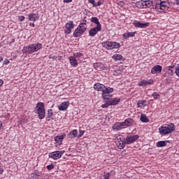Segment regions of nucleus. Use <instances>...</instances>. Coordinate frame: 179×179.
I'll return each mask as SVG.
<instances>
[{
    "mask_svg": "<svg viewBox=\"0 0 179 179\" xmlns=\"http://www.w3.org/2000/svg\"><path fill=\"white\" fill-rule=\"evenodd\" d=\"M169 6H170L169 1L162 0L156 4L155 10L159 13H165L169 10Z\"/></svg>",
    "mask_w": 179,
    "mask_h": 179,
    "instance_id": "f257e3e1",
    "label": "nucleus"
},
{
    "mask_svg": "<svg viewBox=\"0 0 179 179\" xmlns=\"http://www.w3.org/2000/svg\"><path fill=\"white\" fill-rule=\"evenodd\" d=\"M175 129L176 126H174V124L170 123L167 126H161L159 128V132L162 136L169 135V134H171V132H173V131Z\"/></svg>",
    "mask_w": 179,
    "mask_h": 179,
    "instance_id": "f03ea898",
    "label": "nucleus"
},
{
    "mask_svg": "<svg viewBox=\"0 0 179 179\" xmlns=\"http://www.w3.org/2000/svg\"><path fill=\"white\" fill-rule=\"evenodd\" d=\"M103 48L106 50H117L121 47V45L118 42L115 41H103L101 43Z\"/></svg>",
    "mask_w": 179,
    "mask_h": 179,
    "instance_id": "7ed1b4c3",
    "label": "nucleus"
},
{
    "mask_svg": "<svg viewBox=\"0 0 179 179\" xmlns=\"http://www.w3.org/2000/svg\"><path fill=\"white\" fill-rule=\"evenodd\" d=\"M41 47V43H34L31 44V45L24 46L22 51L27 54H33V52H36V51H38Z\"/></svg>",
    "mask_w": 179,
    "mask_h": 179,
    "instance_id": "20e7f679",
    "label": "nucleus"
},
{
    "mask_svg": "<svg viewBox=\"0 0 179 179\" xmlns=\"http://www.w3.org/2000/svg\"><path fill=\"white\" fill-rule=\"evenodd\" d=\"M35 112L38 114L40 120H43L45 117V108H44V103L39 102L35 107Z\"/></svg>",
    "mask_w": 179,
    "mask_h": 179,
    "instance_id": "39448f33",
    "label": "nucleus"
},
{
    "mask_svg": "<svg viewBox=\"0 0 179 179\" xmlns=\"http://www.w3.org/2000/svg\"><path fill=\"white\" fill-rule=\"evenodd\" d=\"M136 6L137 8H139L140 9H148V8H151V6H153V1L150 0L147 1H139L136 3Z\"/></svg>",
    "mask_w": 179,
    "mask_h": 179,
    "instance_id": "423d86ee",
    "label": "nucleus"
},
{
    "mask_svg": "<svg viewBox=\"0 0 179 179\" xmlns=\"http://www.w3.org/2000/svg\"><path fill=\"white\" fill-rule=\"evenodd\" d=\"M115 143L118 149H124V148H125V145H127L124 136L117 135L116 137Z\"/></svg>",
    "mask_w": 179,
    "mask_h": 179,
    "instance_id": "0eeeda50",
    "label": "nucleus"
},
{
    "mask_svg": "<svg viewBox=\"0 0 179 179\" xmlns=\"http://www.w3.org/2000/svg\"><path fill=\"white\" fill-rule=\"evenodd\" d=\"M87 30V27L82 26V25H78V27L75 29L73 36L75 38L80 37L85 31Z\"/></svg>",
    "mask_w": 179,
    "mask_h": 179,
    "instance_id": "6e6552de",
    "label": "nucleus"
},
{
    "mask_svg": "<svg viewBox=\"0 0 179 179\" xmlns=\"http://www.w3.org/2000/svg\"><path fill=\"white\" fill-rule=\"evenodd\" d=\"M114 92V88L110 87H105V89H103V91H102V99L103 100H108L110 97H111V95H110V93H113Z\"/></svg>",
    "mask_w": 179,
    "mask_h": 179,
    "instance_id": "1a4fd4ad",
    "label": "nucleus"
},
{
    "mask_svg": "<svg viewBox=\"0 0 179 179\" xmlns=\"http://www.w3.org/2000/svg\"><path fill=\"white\" fill-rule=\"evenodd\" d=\"M65 153V150L55 151L48 154L49 157L53 159V160H58L62 157V155Z\"/></svg>",
    "mask_w": 179,
    "mask_h": 179,
    "instance_id": "9d476101",
    "label": "nucleus"
},
{
    "mask_svg": "<svg viewBox=\"0 0 179 179\" xmlns=\"http://www.w3.org/2000/svg\"><path fill=\"white\" fill-rule=\"evenodd\" d=\"M74 27L75 24H73V21H68L67 23L65 24V34H71Z\"/></svg>",
    "mask_w": 179,
    "mask_h": 179,
    "instance_id": "9b49d317",
    "label": "nucleus"
},
{
    "mask_svg": "<svg viewBox=\"0 0 179 179\" xmlns=\"http://www.w3.org/2000/svg\"><path fill=\"white\" fill-rule=\"evenodd\" d=\"M137 139H139V136L134 135V136H127L124 141H126V145H131L136 142Z\"/></svg>",
    "mask_w": 179,
    "mask_h": 179,
    "instance_id": "f8f14e48",
    "label": "nucleus"
},
{
    "mask_svg": "<svg viewBox=\"0 0 179 179\" xmlns=\"http://www.w3.org/2000/svg\"><path fill=\"white\" fill-rule=\"evenodd\" d=\"M133 24L136 27H138L139 29H145L146 27H148L150 26V22H145V23H141V22L134 20L133 21Z\"/></svg>",
    "mask_w": 179,
    "mask_h": 179,
    "instance_id": "ddd939ff",
    "label": "nucleus"
},
{
    "mask_svg": "<svg viewBox=\"0 0 179 179\" xmlns=\"http://www.w3.org/2000/svg\"><path fill=\"white\" fill-rule=\"evenodd\" d=\"M99 31H101V27H95L94 28H92L89 31V36L90 37H94V36H96V34H97V33H99Z\"/></svg>",
    "mask_w": 179,
    "mask_h": 179,
    "instance_id": "4468645a",
    "label": "nucleus"
},
{
    "mask_svg": "<svg viewBox=\"0 0 179 179\" xmlns=\"http://www.w3.org/2000/svg\"><path fill=\"white\" fill-rule=\"evenodd\" d=\"M163 67L160 65H155L151 69V73L152 75H157L162 72Z\"/></svg>",
    "mask_w": 179,
    "mask_h": 179,
    "instance_id": "2eb2a0df",
    "label": "nucleus"
},
{
    "mask_svg": "<svg viewBox=\"0 0 179 179\" xmlns=\"http://www.w3.org/2000/svg\"><path fill=\"white\" fill-rule=\"evenodd\" d=\"M106 87V85L101 84L100 83H96L94 85V89L97 92H104Z\"/></svg>",
    "mask_w": 179,
    "mask_h": 179,
    "instance_id": "dca6fc26",
    "label": "nucleus"
},
{
    "mask_svg": "<svg viewBox=\"0 0 179 179\" xmlns=\"http://www.w3.org/2000/svg\"><path fill=\"white\" fill-rule=\"evenodd\" d=\"M155 81H153V80H142L141 82L138 83V86L145 87V86H148V85H153Z\"/></svg>",
    "mask_w": 179,
    "mask_h": 179,
    "instance_id": "f3484780",
    "label": "nucleus"
},
{
    "mask_svg": "<svg viewBox=\"0 0 179 179\" xmlns=\"http://www.w3.org/2000/svg\"><path fill=\"white\" fill-rule=\"evenodd\" d=\"M66 138V134H62L55 137V141L57 145H62V141Z\"/></svg>",
    "mask_w": 179,
    "mask_h": 179,
    "instance_id": "a211bd4d",
    "label": "nucleus"
},
{
    "mask_svg": "<svg viewBox=\"0 0 179 179\" xmlns=\"http://www.w3.org/2000/svg\"><path fill=\"white\" fill-rule=\"evenodd\" d=\"M68 107H69V101H64L58 106V108L60 111H66Z\"/></svg>",
    "mask_w": 179,
    "mask_h": 179,
    "instance_id": "6ab92c4d",
    "label": "nucleus"
},
{
    "mask_svg": "<svg viewBox=\"0 0 179 179\" xmlns=\"http://www.w3.org/2000/svg\"><path fill=\"white\" fill-rule=\"evenodd\" d=\"M39 17L37 13H30L28 15V19L30 22H36V20H38Z\"/></svg>",
    "mask_w": 179,
    "mask_h": 179,
    "instance_id": "aec40b11",
    "label": "nucleus"
},
{
    "mask_svg": "<svg viewBox=\"0 0 179 179\" xmlns=\"http://www.w3.org/2000/svg\"><path fill=\"white\" fill-rule=\"evenodd\" d=\"M122 127H124V124L122 122H116L113 125V131H121L122 129Z\"/></svg>",
    "mask_w": 179,
    "mask_h": 179,
    "instance_id": "412c9836",
    "label": "nucleus"
},
{
    "mask_svg": "<svg viewBox=\"0 0 179 179\" xmlns=\"http://www.w3.org/2000/svg\"><path fill=\"white\" fill-rule=\"evenodd\" d=\"M93 66L96 71H103L106 69L104 64H101V62L94 63Z\"/></svg>",
    "mask_w": 179,
    "mask_h": 179,
    "instance_id": "4be33fe9",
    "label": "nucleus"
},
{
    "mask_svg": "<svg viewBox=\"0 0 179 179\" xmlns=\"http://www.w3.org/2000/svg\"><path fill=\"white\" fill-rule=\"evenodd\" d=\"M69 60L71 66H73V68H76V66H78V60H76L74 57L70 56L69 57Z\"/></svg>",
    "mask_w": 179,
    "mask_h": 179,
    "instance_id": "5701e85b",
    "label": "nucleus"
},
{
    "mask_svg": "<svg viewBox=\"0 0 179 179\" xmlns=\"http://www.w3.org/2000/svg\"><path fill=\"white\" fill-rule=\"evenodd\" d=\"M167 143H170V141H160L157 143L156 146L157 148H164V146H167Z\"/></svg>",
    "mask_w": 179,
    "mask_h": 179,
    "instance_id": "b1692460",
    "label": "nucleus"
},
{
    "mask_svg": "<svg viewBox=\"0 0 179 179\" xmlns=\"http://www.w3.org/2000/svg\"><path fill=\"white\" fill-rule=\"evenodd\" d=\"M136 34V31L134 32H126L124 34H123V38H124V40H128V38H129L130 37H135V35Z\"/></svg>",
    "mask_w": 179,
    "mask_h": 179,
    "instance_id": "393cba45",
    "label": "nucleus"
},
{
    "mask_svg": "<svg viewBox=\"0 0 179 179\" xmlns=\"http://www.w3.org/2000/svg\"><path fill=\"white\" fill-rule=\"evenodd\" d=\"M122 123L123 127H131L134 124V120L132 118H127Z\"/></svg>",
    "mask_w": 179,
    "mask_h": 179,
    "instance_id": "a878e982",
    "label": "nucleus"
},
{
    "mask_svg": "<svg viewBox=\"0 0 179 179\" xmlns=\"http://www.w3.org/2000/svg\"><path fill=\"white\" fill-rule=\"evenodd\" d=\"M115 69L113 71V75H115V76H118V75H121V73H122V67L115 66Z\"/></svg>",
    "mask_w": 179,
    "mask_h": 179,
    "instance_id": "bb28decb",
    "label": "nucleus"
},
{
    "mask_svg": "<svg viewBox=\"0 0 179 179\" xmlns=\"http://www.w3.org/2000/svg\"><path fill=\"white\" fill-rule=\"evenodd\" d=\"M148 106V102L145 100H140L137 103V107L139 108H143V107H146Z\"/></svg>",
    "mask_w": 179,
    "mask_h": 179,
    "instance_id": "cd10ccee",
    "label": "nucleus"
},
{
    "mask_svg": "<svg viewBox=\"0 0 179 179\" xmlns=\"http://www.w3.org/2000/svg\"><path fill=\"white\" fill-rule=\"evenodd\" d=\"M77 136H78V130L77 129L72 130L68 134V137L70 138V139L76 138Z\"/></svg>",
    "mask_w": 179,
    "mask_h": 179,
    "instance_id": "c85d7f7f",
    "label": "nucleus"
},
{
    "mask_svg": "<svg viewBox=\"0 0 179 179\" xmlns=\"http://www.w3.org/2000/svg\"><path fill=\"white\" fill-rule=\"evenodd\" d=\"M91 22L94 23L96 25V27H101V24H100V22H99V18L96 17H92Z\"/></svg>",
    "mask_w": 179,
    "mask_h": 179,
    "instance_id": "c756f323",
    "label": "nucleus"
},
{
    "mask_svg": "<svg viewBox=\"0 0 179 179\" xmlns=\"http://www.w3.org/2000/svg\"><path fill=\"white\" fill-rule=\"evenodd\" d=\"M120 101H121L120 99L115 98V99H110L109 101V103L110 104V106H117V104H118Z\"/></svg>",
    "mask_w": 179,
    "mask_h": 179,
    "instance_id": "7c9ffc66",
    "label": "nucleus"
},
{
    "mask_svg": "<svg viewBox=\"0 0 179 179\" xmlns=\"http://www.w3.org/2000/svg\"><path fill=\"white\" fill-rule=\"evenodd\" d=\"M113 59L115 61H124V57L120 54H115L113 56Z\"/></svg>",
    "mask_w": 179,
    "mask_h": 179,
    "instance_id": "2f4dec72",
    "label": "nucleus"
},
{
    "mask_svg": "<svg viewBox=\"0 0 179 179\" xmlns=\"http://www.w3.org/2000/svg\"><path fill=\"white\" fill-rule=\"evenodd\" d=\"M174 67L173 66H168V70L166 71L167 75H169V76H173V75H174Z\"/></svg>",
    "mask_w": 179,
    "mask_h": 179,
    "instance_id": "473e14b6",
    "label": "nucleus"
},
{
    "mask_svg": "<svg viewBox=\"0 0 179 179\" xmlns=\"http://www.w3.org/2000/svg\"><path fill=\"white\" fill-rule=\"evenodd\" d=\"M140 121H141V122H149V120L148 119V116H146L143 113H142L141 115Z\"/></svg>",
    "mask_w": 179,
    "mask_h": 179,
    "instance_id": "72a5a7b5",
    "label": "nucleus"
},
{
    "mask_svg": "<svg viewBox=\"0 0 179 179\" xmlns=\"http://www.w3.org/2000/svg\"><path fill=\"white\" fill-rule=\"evenodd\" d=\"M52 115H54V114L52 113V109H50L48 110V117H47V121H50L51 120H52Z\"/></svg>",
    "mask_w": 179,
    "mask_h": 179,
    "instance_id": "f704fd0d",
    "label": "nucleus"
},
{
    "mask_svg": "<svg viewBox=\"0 0 179 179\" xmlns=\"http://www.w3.org/2000/svg\"><path fill=\"white\" fill-rule=\"evenodd\" d=\"M49 58L50 59H55V61H61L62 57H61V56H55V55H50L49 56Z\"/></svg>",
    "mask_w": 179,
    "mask_h": 179,
    "instance_id": "c9c22d12",
    "label": "nucleus"
},
{
    "mask_svg": "<svg viewBox=\"0 0 179 179\" xmlns=\"http://www.w3.org/2000/svg\"><path fill=\"white\" fill-rule=\"evenodd\" d=\"M152 96L155 100H159V99H160V94L156 92H153Z\"/></svg>",
    "mask_w": 179,
    "mask_h": 179,
    "instance_id": "e433bc0d",
    "label": "nucleus"
},
{
    "mask_svg": "<svg viewBox=\"0 0 179 179\" xmlns=\"http://www.w3.org/2000/svg\"><path fill=\"white\" fill-rule=\"evenodd\" d=\"M80 57H83V54L81 52H74L73 53V57L74 58H80Z\"/></svg>",
    "mask_w": 179,
    "mask_h": 179,
    "instance_id": "4c0bfd02",
    "label": "nucleus"
},
{
    "mask_svg": "<svg viewBox=\"0 0 179 179\" xmlns=\"http://www.w3.org/2000/svg\"><path fill=\"white\" fill-rule=\"evenodd\" d=\"M110 101H108L106 103H103L101 105L102 108H108V107H110Z\"/></svg>",
    "mask_w": 179,
    "mask_h": 179,
    "instance_id": "58836bf2",
    "label": "nucleus"
},
{
    "mask_svg": "<svg viewBox=\"0 0 179 179\" xmlns=\"http://www.w3.org/2000/svg\"><path fill=\"white\" fill-rule=\"evenodd\" d=\"M101 5H103L101 1H99L98 2L94 4V8H96V6H101Z\"/></svg>",
    "mask_w": 179,
    "mask_h": 179,
    "instance_id": "ea45409f",
    "label": "nucleus"
},
{
    "mask_svg": "<svg viewBox=\"0 0 179 179\" xmlns=\"http://www.w3.org/2000/svg\"><path fill=\"white\" fill-rule=\"evenodd\" d=\"M37 173H32L31 174V179H37Z\"/></svg>",
    "mask_w": 179,
    "mask_h": 179,
    "instance_id": "a19ab883",
    "label": "nucleus"
},
{
    "mask_svg": "<svg viewBox=\"0 0 179 179\" xmlns=\"http://www.w3.org/2000/svg\"><path fill=\"white\" fill-rule=\"evenodd\" d=\"M102 178L103 179H109L110 178V173H107L104 174L102 176Z\"/></svg>",
    "mask_w": 179,
    "mask_h": 179,
    "instance_id": "79ce46f5",
    "label": "nucleus"
},
{
    "mask_svg": "<svg viewBox=\"0 0 179 179\" xmlns=\"http://www.w3.org/2000/svg\"><path fill=\"white\" fill-rule=\"evenodd\" d=\"M47 169H48V170H49V171L52 170V169H54V164H51L48 165Z\"/></svg>",
    "mask_w": 179,
    "mask_h": 179,
    "instance_id": "37998d69",
    "label": "nucleus"
},
{
    "mask_svg": "<svg viewBox=\"0 0 179 179\" xmlns=\"http://www.w3.org/2000/svg\"><path fill=\"white\" fill-rule=\"evenodd\" d=\"M84 134H85V131H83V130H80V131H79L78 138H82V136H83Z\"/></svg>",
    "mask_w": 179,
    "mask_h": 179,
    "instance_id": "c03bdc74",
    "label": "nucleus"
},
{
    "mask_svg": "<svg viewBox=\"0 0 179 179\" xmlns=\"http://www.w3.org/2000/svg\"><path fill=\"white\" fill-rule=\"evenodd\" d=\"M18 19H19L20 22H23V20H24V16L20 15L18 17Z\"/></svg>",
    "mask_w": 179,
    "mask_h": 179,
    "instance_id": "a18cd8bd",
    "label": "nucleus"
},
{
    "mask_svg": "<svg viewBox=\"0 0 179 179\" xmlns=\"http://www.w3.org/2000/svg\"><path fill=\"white\" fill-rule=\"evenodd\" d=\"M89 3H92V6H94V3H96V1L94 0H88Z\"/></svg>",
    "mask_w": 179,
    "mask_h": 179,
    "instance_id": "49530a36",
    "label": "nucleus"
},
{
    "mask_svg": "<svg viewBox=\"0 0 179 179\" xmlns=\"http://www.w3.org/2000/svg\"><path fill=\"white\" fill-rule=\"evenodd\" d=\"M85 26L86 27V20H84L82 23L79 24V26Z\"/></svg>",
    "mask_w": 179,
    "mask_h": 179,
    "instance_id": "de8ad7c7",
    "label": "nucleus"
},
{
    "mask_svg": "<svg viewBox=\"0 0 179 179\" xmlns=\"http://www.w3.org/2000/svg\"><path fill=\"white\" fill-rule=\"evenodd\" d=\"M72 1L73 0H63V2H64V3H70V2H72Z\"/></svg>",
    "mask_w": 179,
    "mask_h": 179,
    "instance_id": "09e8293b",
    "label": "nucleus"
},
{
    "mask_svg": "<svg viewBox=\"0 0 179 179\" xmlns=\"http://www.w3.org/2000/svg\"><path fill=\"white\" fill-rule=\"evenodd\" d=\"M3 64H5L6 65H8V64H9V60L8 59L4 60Z\"/></svg>",
    "mask_w": 179,
    "mask_h": 179,
    "instance_id": "8fccbe9b",
    "label": "nucleus"
},
{
    "mask_svg": "<svg viewBox=\"0 0 179 179\" xmlns=\"http://www.w3.org/2000/svg\"><path fill=\"white\" fill-rule=\"evenodd\" d=\"M2 85H3V81L0 79V87L2 86Z\"/></svg>",
    "mask_w": 179,
    "mask_h": 179,
    "instance_id": "3c124183",
    "label": "nucleus"
},
{
    "mask_svg": "<svg viewBox=\"0 0 179 179\" xmlns=\"http://www.w3.org/2000/svg\"><path fill=\"white\" fill-rule=\"evenodd\" d=\"M3 173V169L0 168V174H2Z\"/></svg>",
    "mask_w": 179,
    "mask_h": 179,
    "instance_id": "603ef678",
    "label": "nucleus"
},
{
    "mask_svg": "<svg viewBox=\"0 0 179 179\" xmlns=\"http://www.w3.org/2000/svg\"><path fill=\"white\" fill-rule=\"evenodd\" d=\"M29 26H30L31 27H34V23H30V24H29Z\"/></svg>",
    "mask_w": 179,
    "mask_h": 179,
    "instance_id": "864d4df0",
    "label": "nucleus"
},
{
    "mask_svg": "<svg viewBox=\"0 0 179 179\" xmlns=\"http://www.w3.org/2000/svg\"><path fill=\"white\" fill-rule=\"evenodd\" d=\"M3 60V58L2 57H0V62Z\"/></svg>",
    "mask_w": 179,
    "mask_h": 179,
    "instance_id": "5fc2aeb1",
    "label": "nucleus"
},
{
    "mask_svg": "<svg viewBox=\"0 0 179 179\" xmlns=\"http://www.w3.org/2000/svg\"><path fill=\"white\" fill-rule=\"evenodd\" d=\"M0 47H1V43H0Z\"/></svg>",
    "mask_w": 179,
    "mask_h": 179,
    "instance_id": "6e6d98bb",
    "label": "nucleus"
}]
</instances>
